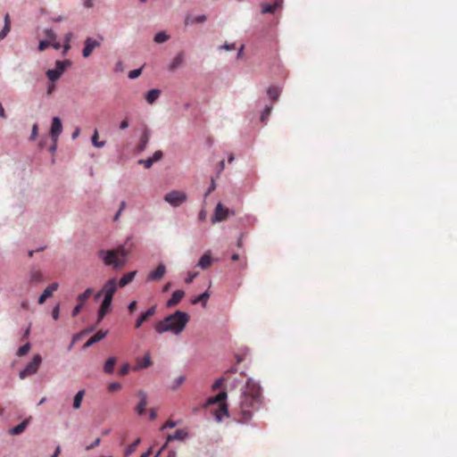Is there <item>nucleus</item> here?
Instances as JSON below:
<instances>
[{
  "mask_svg": "<svg viewBox=\"0 0 457 457\" xmlns=\"http://www.w3.org/2000/svg\"><path fill=\"white\" fill-rule=\"evenodd\" d=\"M262 403L261 386L253 379H248L242 388L238 405L234 410L236 419L241 423L248 422L254 411L260 408Z\"/></svg>",
  "mask_w": 457,
  "mask_h": 457,
  "instance_id": "obj_1",
  "label": "nucleus"
},
{
  "mask_svg": "<svg viewBox=\"0 0 457 457\" xmlns=\"http://www.w3.org/2000/svg\"><path fill=\"white\" fill-rule=\"evenodd\" d=\"M190 320L188 313L182 311H176L168 315L162 320L154 325V329L158 334L170 332L176 336L181 334Z\"/></svg>",
  "mask_w": 457,
  "mask_h": 457,
  "instance_id": "obj_2",
  "label": "nucleus"
},
{
  "mask_svg": "<svg viewBox=\"0 0 457 457\" xmlns=\"http://www.w3.org/2000/svg\"><path fill=\"white\" fill-rule=\"evenodd\" d=\"M129 253V250L124 245H119L112 250H99L97 256L103 261L104 265L119 270L126 264Z\"/></svg>",
  "mask_w": 457,
  "mask_h": 457,
  "instance_id": "obj_3",
  "label": "nucleus"
},
{
  "mask_svg": "<svg viewBox=\"0 0 457 457\" xmlns=\"http://www.w3.org/2000/svg\"><path fill=\"white\" fill-rule=\"evenodd\" d=\"M227 393L225 391L220 392L217 395L210 397L207 399L205 406L212 405L215 403H220L219 411L216 412V417L218 420H221V414L228 416V406L225 403V400L227 399Z\"/></svg>",
  "mask_w": 457,
  "mask_h": 457,
  "instance_id": "obj_4",
  "label": "nucleus"
},
{
  "mask_svg": "<svg viewBox=\"0 0 457 457\" xmlns=\"http://www.w3.org/2000/svg\"><path fill=\"white\" fill-rule=\"evenodd\" d=\"M71 64V61H57L55 63V69L48 70L46 76L52 82H54L60 79L65 70Z\"/></svg>",
  "mask_w": 457,
  "mask_h": 457,
  "instance_id": "obj_5",
  "label": "nucleus"
},
{
  "mask_svg": "<svg viewBox=\"0 0 457 457\" xmlns=\"http://www.w3.org/2000/svg\"><path fill=\"white\" fill-rule=\"evenodd\" d=\"M41 361L42 358L39 354L34 355L31 361L29 362L25 369L20 372V378L24 379L26 377L35 374L37 371Z\"/></svg>",
  "mask_w": 457,
  "mask_h": 457,
  "instance_id": "obj_6",
  "label": "nucleus"
},
{
  "mask_svg": "<svg viewBox=\"0 0 457 457\" xmlns=\"http://www.w3.org/2000/svg\"><path fill=\"white\" fill-rule=\"evenodd\" d=\"M118 287L116 279L110 278L104 283L102 290L96 293V298L98 299L102 295H104V297L112 299Z\"/></svg>",
  "mask_w": 457,
  "mask_h": 457,
  "instance_id": "obj_7",
  "label": "nucleus"
},
{
  "mask_svg": "<svg viewBox=\"0 0 457 457\" xmlns=\"http://www.w3.org/2000/svg\"><path fill=\"white\" fill-rule=\"evenodd\" d=\"M187 196L184 192L178 190H172L164 196V200L173 207L179 206L187 201Z\"/></svg>",
  "mask_w": 457,
  "mask_h": 457,
  "instance_id": "obj_8",
  "label": "nucleus"
},
{
  "mask_svg": "<svg viewBox=\"0 0 457 457\" xmlns=\"http://www.w3.org/2000/svg\"><path fill=\"white\" fill-rule=\"evenodd\" d=\"M228 212H229V210L227 207H225L223 204L219 203L215 207L214 214L212 218V222L215 223V222L225 220L228 218Z\"/></svg>",
  "mask_w": 457,
  "mask_h": 457,
  "instance_id": "obj_9",
  "label": "nucleus"
},
{
  "mask_svg": "<svg viewBox=\"0 0 457 457\" xmlns=\"http://www.w3.org/2000/svg\"><path fill=\"white\" fill-rule=\"evenodd\" d=\"M62 132V125L60 118L54 117L52 120V126L50 130V136L53 139V141L57 142L59 136Z\"/></svg>",
  "mask_w": 457,
  "mask_h": 457,
  "instance_id": "obj_10",
  "label": "nucleus"
},
{
  "mask_svg": "<svg viewBox=\"0 0 457 457\" xmlns=\"http://www.w3.org/2000/svg\"><path fill=\"white\" fill-rule=\"evenodd\" d=\"M84 44H85V46L82 50V54L85 58L89 57L91 55V54L93 53L94 49L100 46V42L92 37H87L85 40Z\"/></svg>",
  "mask_w": 457,
  "mask_h": 457,
  "instance_id": "obj_11",
  "label": "nucleus"
},
{
  "mask_svg": "<svg viewBox=\"0 0 457 457\" xmlns=\"http://www.w3.org/2000/svg\"><path fill=\"white\" fill-rule=\"evenodd\" d=\"M59 287V284L57 282H54L51 285H49L42 293V295L38 297V303L43 304L46 300L49 297H51Z\"/></svg>",
  "mask_w": 457,
  "mask_h": 457,
  "instance_id": "obj_12",
  "label": "nucleus"
},
{
  "mask_svg": "<svg viewBox=\"0 0 457 457\" xmlns=\"http://www.w3.org/2000/svg\"><path fill=\"white\" fill-rule=\"evenodd\" d=\"M187 436V432L185 429H178L173 435H169L167 437V442L173 440H184ZM167 444H165L160 451L157 453L155 457H158L162 451L166 447Z\"/></svg>",
  "mask_w": 457,
  "mask_h": 457,
  "instance_id": "obj_13",
  "label": "nucleus"
},
{
  "mask_svg": "<svg viewBox=\"0 0 457 457\" xmlns=\"http://www.w3.org/2000/svg\"><path fill=\"white\" fill-rule=\"evenodd\" d=\"M166 272V267L163 263H160L156 270L151 271L147 276V280L154 281L161 279Z\"/></svg>",
  "mask_w": 457,
  "mask_h": 457,
  "instance_id": "obj_14",
  "label": "nucleus"
},
{
  "mask_svg": "<svg viewBox=\"0 0 457 457\" xmlns=\"http://www.w3.org/2000/svg\"><path fill=\"white\" fill-rule=\"evenodd\" d=\"M138 397L140 398V402L136 407V411L138 415H143L145 412V407L147 405V395L145 391L140 390L137 393Z\"/></svg>",
  "mask_w": 457,
  "mask_h": 457,
  "instance_id": "obj_15",
  "label": "nucleus"
},
{
  "mask_svg": "<svg viewBox=\"0 0 457 457\" xmlns=\"http://www.w3.org/2000/svg\"><path fill=\"white\" fill-rule=\"evenodd\" d=\"M112 299L104 297L98 311V321H101L110 310Z\"/></svg>",
  "mask_w": 457,
  "mask_h": 457,
  "instance_id": "obj_16",
  "label": "nucleus"
},
{
  "mask_svg": "<svg viewBox=\"0 0 457 457\" xmlns=\"http://www.w3.org/2000/svg\"><path fill=\"white\" fill-rule=\"evenodd\" d=\"M185 293L182 290H176L173 292L171 297L168 300L166 305L168 308L176 306L184 297Z\"/></svg>",
  "mask_w": 457,
  "mask_h": 457,
  "instance_id": "obj_17",
  "label": "nucleus"
},
{
  "mask_svg": "<svg viewBox=\"0 0 457 457\" xmlns=\"http://www.w3.org/2000/svg\"><path fill=\"white\" fill-rule=\"evenodd\" d=\"M283 0H275L272 4H262V13H273L277 9L282 7Z\"/></svg>",
  "mask_w": 457,
  "mask_h": 457,
  "instance_id": "obj_18",
  "label": "nucleus"
},
{
  "mask_svg": "<svg viewBox=\"0 0 457 457\" xmlns=\"http://www.w3.org/2000/svg\"><path fill=\"white\" fill-rule=\"evenodd\" d=\"M149 138H150V131H149V129H145L140 137L139 144L137 146V149L139 152H143L145 150L146 145L149 141Z\"/></svg>",
  "mask_w": 457,
  "mask_h": 457,
  "instance_id": "obj_19",
  "label": "nucleus"
},
{
  "mask_svg": "<svg viewBox=\"0 0 457 457\" xmlns=\"http://www.w3.org/2000/svg\"><path fill=\"white\" fill-rule=\"evenodd\" d=\"M237 372V368H232L230 370H228L226 372H225V377H221L219 379H217L212 386V391H216L218 390L219 388H220L222 386H223V383L225 382V380L228 379V375L230 374V373H236Z\"/></svg>",
  "mask_w": 457,
  "mask_h": 457,
  "instance_id": "obj_20",
  "label": "nucleus"
},
{
  "mask_svg": "<svg viewBox=\"0 0 457 457\" xmlns=\"http://www.w3.org/2000/svg\"><path fill=\"white\" fill-rule=\"evenodd\" d=\"M106 334L107 333L103 330L97 331L93 337H91L87 341V343L84 345V347H89L93 344L99 342L100 340L105 337Z\"/></svg>",
  "mask_w": 457,
  "mask_h": 457,
  "instance_id": "obj_21",
  "label": "nucleus"
},
{
  "mask_svg": "<svg viewBox=\"0 0 457 457\" xmlns=\"http://www.w3.org/2000/svg\"><path fill=\"white\" fill-rule=\"evenodd\" d=\"M212 263V259L210 253H204L199 260L197 266L203 270L208 269Z\"/></svg>",
  "mask_w": 457,
  "mask_h": 457,
  "instance_id": "obj_22",
  "label": "nucleus"
},
{
  "mask_svg": "<svg viewBox=\"0 0 457 457\" xmlns=\"http://www.w3.org/2000/svg\"><path fill=\"white\" fill-rule=\"evenodd\" d=\"M136 273H137L136 271H130V272H128L125 275H123L121 277V278L120 279V281L117 283L118 286L120 287H123L127 286L128 284H129L134 279Z\"/></svg>",
  "mask_w": 457,
  "mask_h": 457,
  "instance_id": "obj_23",
  "label": "nucleus"
},
{
  "mask_svg": "<svg viewBox=\"0 0 457 457\" xmlns=\"http://www.w3.org/2000/svg\"><path fill=\"white\" fill-rule=\"evenodd\" d=\"M161 90L159 89H151L147 92L145 96V100L148 104H154L160 96Z\"/></svg>",
  "mask_w": 457,
  "mask_h": 457,
  "instance_id": "obj_24",
  "label": "nucleus"
},
{
  "mask_svg": "<svg viewBox=\"0 0 457 457\" xmlns=\"http://www.w3.org/2000/svg\"><path fill=\"white\" fill-rule=\"evenodd\" d=\"M86 391L84 389L79 390L73 398V408L78 410L81 407V403L84 398Z\"/></svg>",
  "mask_w": 457,
  "mask_h": 457,
  "instance_id": "obj_25",
  "label": "nucleus"
},
{
  "mask_svg": "<svg viewBox=\"0 0 457 457\" xmlns=\"http://www.w3.org/2000/svg\"><path fill=\"white\" fill-rule=\"evenodd\" d=\"M184 61V54L179 53L170 62V70L175 71L177 70L183 62Z\"/></svg>",
  "mask_w": 457,
  "mask_h": 457,
  "instance_id": "obj_26",
  "label": "nucleus"
},
{
  "mask_svg": "<svg viewBox=\"0 0 457 457\" xmlns=\"http://www.w3.org/2000/svg\"><path fill=\"white\" fill-rule=\"evenodd\" d=\"M29 279L31 283H39L43 280V274L38 270H32L29 272Z\"/></svg>",
  "mask_w": 457,
  "mask_h": 457,
  "instance_id": "obj_27",
  "label": "nucleus"
},
{
  "mask_svg": "<svg viewBox=\"0 0 457 457\" xmlns=\"http://www.w3.org/2000/svg\"><path fill=\"white\" fill-rule=\"evenodd\" d=\"M209 297H210L209 292L205 291L204 293L201 294L200 295H198L197 297L193 299L191 301V303L193 304H196V303H201L203 304V306L204 307L206 305V303H207Z\"/></svg>",
  "mask_w": 457,
  "mask_h": 457,
  "instance_id": "obj_28",
  "label": "nucleus"
},
{
  "mask_svg": "<svg viewBox=\"0 0 457 457\" xmlns=\"http://www.w3.org/2000/svg\"><path fill=\"white\" fill-rule=\"evenodd\" d=\"M267 93L270 100L276 101L280 96V89L278 87H270L268 88Z\"/></svg>",
  "mask_w": 457,
  "mask_h": 457,
  "instance_id": "obj_29",
  "label": "nucleus"
},
{
  "mask_svg": "<svg viewBox=\"0 0 457 457\" xmlns=\"http://www.w3.org/2000/svg\"><path fill=\"white\" fill-rule=\"evenodd\" d=\"M152 361L148 354L145 355L141 360H137V367L136 369H143L151 366Z\"/></svg>",
  "mask_w": 457,
  "mask_h": 457,
  "instance_id": "obj_30",
  "label": "nucleus"
},
{
  "mask_svg": "<svg viewBox=\"0 0 457 457\" xmlns=\"http://www.w3.org/2000/svg\"><path fill=\"white\" fill-rule=\"evenodd\" d=\"M116 363V359L114 357H110L104 363V370L106 373H112L114 365Z\"/></svg>",
  "mask_w": 457,
  "mask_h": 457,
  "instance_id": "obj_31",
  "label": "nucleus"
},
{
  "mask_svg": "<svg viewBox=\"0 0 457 457\" xmlns=\"http://www.w3.org/2000/svg\"><path fill=\"white\" fill-rule=\"evenodd\" d=\"M186 380L185 376L176 378L170 384V388L173 391L177 390Z\"/></svg>",
  "mask_w": 457,
  "mask_h": 457,
  "instance_id": "obj_32",
  "label": "nucleus"
},
{
  "mask_svg": "<svg viewBox=\"0 0 457 457\" xmlns=\"http://www.w3.org/2000/svg\"><path fill=\"white\" fill-rule=\"evenodd\" d=\"M26 426H27V421H22L19 425L11 428L10 433L12 435H19L24 431Z\"/></svg>",
  "mask_w": 457,
  "mask_h": 457,
  "instance_id": "obj_33",
  "label": "nucleus"
},
{
  "mask_svg": "<svg viewBox=\"0 0 457 457\" xmlns=\"http://www.w3.org/2000/svg\"><path fill=\"white\" fill-rule=\"evenodd\" d=\"M92 293H93V289L87 288L85 290L84 293L79 295L77 299L79 303L84 304V303L91 296Z\"/></svg>",
  "mask_w": 457,
  "mask_h": 457,
  "instance_id": "obj_34",
  "label": "nucleus"
},
{
  "mask_svg": "<svg viewBox=\"0 0 457 457\" xmlns=\"http://www.w3.org/2000/svg\"><path fill=\"white\" fill-rule=\"evenodd\" d=\"M141 440L140 438H137L136 441H134L131 445H129L126 450H125V456L128 457L129 455H130L131 453H133L137 445L140 444Z\"/></svg>",
  "mask_w": 457,
  "mask_h": 457,
  "instance_id": "obj_35",
  "label": "nucleus"
},
{
  "mask_svg": "<svg viewBox=\"0 0 457 457\" xmlns=\"http://www.w3.org/2000/svg\"><path fill=\"white\" fill-rule=\"evenodd\" d=\"M72 33L71 32H69L65 35L64 37V45H63V48H64V51H63V54H65L69 49L71 48V45H70V42L71 40L72 39Z\"/></svg>",
  "mask_w": 457,
  "mask_h": 457,
  "instance_id": "obj_36",
  "label": "nucleus"
},
{
  "mask_svg": "<svg viewBox=\"0 0 457 457\" xmlns=\"http://www.w3.org/2000/svg\"><path fill=\"white\" fill-rule=\"evenodd\" d=\"M169 39V36L165 32H158L154 36V41L158 44L164 43Z\"/></svg>",
  "mask_w": 457,
  "mask_h": 457,
  "instance_id": "obj_37",
  "label": "nucleus"
},
{
  "mask_svg": "<svg viewBox=\"0 0 457 457\" xmlns=\"http://www.w3.org/2000/svg\"><path fill=\"white\" fill-rule=\"evenodd\" d=\"M92 144L96 147H98V148H101V147H103L105 145L104 141H101V142L98 141V132H97L96 129L95 130V132H94V134L92 136Z\"/></svg>",
  "mask_w": 457,
  "mask_h": 457,
  "instance_id": "obj_38",
  "label": "nucleus"
},
{
  "mask_svg": "<svg viewBox=\"0 0 457 457\" xmlns=\"http://www.w3.org/2000/svg\"><path fill=\"white\" fill-rule=\"evenodd\" d=\"M29 350H30V345H29V343H27L18 349L17 355L23 356V355L27 354Z\"/></svg>",
  "mask_w": 457,
  "mask_h": 457,
  "instance_id": "obj_39",
  "label": "nucleus"
},
{
  "mask_svg": "<svg viewBox=\"0 0 457 457\" xmlns=\"http://www.w3.org/2000/svg\"><path fill=\"white\" fill-rule=\"evenodd\" d=\"M271 109H272L271 106L265 107V109L263 110L262 116H261V120L262 122H264L266 120H268V118L270 114Z\"/></svg>",
  "mask_w": 457,
  "mask_h": 457,
  "instance_id": "obj_40",
  "label": "nucleus"
},
{
  "mask_svg": "<svg viewBox=\"0 0 457 457\" xmlns=\"http://www.w3.org/2000/svg\"><path fill=\"white\" fill-rule=\"evenodd\" d=\"M45 35L48 38V41H50V43L56 39V35L52 29H46L45 31Z\"/></svg>",
  "mask_w": 457,
  "mask_h": 457,
  "instance_id": "obj_41",
  "label": "nucleus"
},
{
  "mask_svg": "<svg viewBox=\"0 0 457 457\" xmlns=\"http://www.w3.org/2000/svg\"><path fill=\"white\" fill-rule=\"evenodd\" d=\"M11 27L8 24H4L3 29L0 31V40L4 39L10 32Z\"/></svg>",
  "mask_w": 457,
  "mask_h": 457,
  "instance_id": "obj_42",
  "label": "nucleus"
},
{
  "mask_svg": "<svg viewBox=\"0 0 457 457\" xmlns=\"http://www.w3.org/2000/svg\"><path fill=\"white\" fill-rule=\"evenodd\" d=\"M146 320L147 319L143 314H141L135 322V328H139Z\"/></svg>",
  "mask_w": 457,
  "mask_h": 457,
  "instance_id": "obj_43",
  "label": "nucleus"
},
{
  "mask_svg": "<svg viewBox=\"0 0 457 457\" xmlns=\"http://www.w3.org/2000/svg\"><path fill=\"white\" fill-rule=\"evenodd\" d=\"M141 72H142V70H141V69L132 70V71H129V79H137V77H139V76H140Z\"/></svg>",
  "mask_w": 457,
  "mask_h": 457,
  "instance_id": "obj_44",
  "label": "nucleus"
},
{
  "mask_svg": "<svg viewBox=\"0 0 457 457\" xmlns=\"http://www.w3.org/2000/svg\"><path fill=\"white\" fill-rule=\"evenodd\" d=\"M129 370H130V365L129 363H125L120 369L119 373H120V375L124 376L129 373Z\"/></svg>",
  "mask_w": 457,
  "mask_h": 457,
  "instance_id": "obj_45",
  "label": "nucleus"
},
{
  "mask_svg": "<svg viewBox=\"0 0 457 457\" xmlns=\"http://www.w3.org/2000/svg\"><path fill=\"white\" fill-rule=\"evenodd\" d=\"M120 388H121V385L118 382L111 383L108 386V389L111 392L119 391Z\"/></svg>",
  "mask_w": 457,
  "mask_h": 457,
  "instance_id": "obj_46",
  "label": "nucleus"
},
{
  "mask_svg": "<svg viewBox=\"0 0 457 457\" xmlns=\"http://www.w3.org/2000/svg\"><path fill=\"white\" fill-rule=\"evenodd\" d=\"M138 163L143 164L145 169H149L154 164L151 158L145 159V160H139Z\"/></svg>",
  "mask_w": 457,
  "mask_h": 457,
  "instance_id": "obj_47",
  "label": "nucleus"
},
{
  "mask_svg": "<svg viewBox=\"0 0 457 457\" xmlns=\"http://www.w3.org/2000/svg\"><path fill=\"white\" fill-rule=\"evenodd\" d=\"M50 41L48 40H41L38 44V50L39 51H44L45 49H46L49 46H50Z\"/></svg>",
  "mask_w": 457,
  "mask_h": 457,
  "instance_id": "obj_48",
  "label": "nucleus"
},
{
  "mask_svg": "<svg viewBox=\"0 0 457 457\" xmlns=\"http://www.w3.org/2000/svg\"><path fill=\"white\" fill-rule=\"evenodd\" d=\"M37 132H38V126H37V124H34L32 126V129H31L30 140H35L37 138Z\"/></svg>",
  "mask_w": 457,
  "mask_h": 457,
  "instance_id": "obj_49",
  "label": "nucleus"
},
{
  "mask_svg": "<svg viewBox=\"0 0 457 457\" xmlns=\"http://www.w3.org/2000/svg\"><path fill=\"white\" fill-rule=\"evenodd\" d=\"M162 151H156L154 155L151 157V160L153 162H158L162 158Z\"/></svg>",
  "mask_w": 457,
  "mask_h": 457,
  "instance_id": "obj_50",
  "label": "nucleus"
},
{
  "mask_svg": "<svg viewBox=\"0 0 457 457\" xmlns=\"http://www.w3.org/2000/svg\"><path fill=\"white\" fill-rule=\"evenodd\" d=\"M59 314H60V306L59 304H57L54 309H53V312H52V317L54 320H57L59 319Z\"/></svg>",
  "mask_w": 457,
  "mask_h": 457,
  "instance_id": "obj_51",
  "label": "nucleus"
},
{
  "mask_svg": "<svg viewBox=\"0 0 457 457\" xmlns=\"http://www.w3.org/2000/svg\"><path fill=\"white\" fill-rule=\"evenodd\" d=\"M82 307L83 303H79V304H77L72 311V316L76 317L80 312Z\"/></svg>",
  "mask_w": 457,
  "mask_h": 457,
  "instance_id": "obj_52",
  "label": "nucleus"
},
{
  "mask_svg": "<svg viewBox=\"0 0 457 457\" xmlns=\"http://www.w3.org/2000/svg\"><path fill=\"white\" fill-rule=\"evenodd\" d=\"M137 301H132L129 306H128V310L129 312V313H133L136 310H137Z\"/></svg>",
  "mask_w": 457,
  "mask_h": 457,
  "instance_id": "obj_53",
  "label": "nucleus"
},
{
  "mask_svg": "<svg viewBox=\"0 0 457 457\" xmlns=\"http://www.w3.org/2000/svg\"><path fill=\"white\" fill-rule=\"evenodd\" d=\"M196 276H197V273L189 272L187 275V278L185 279L186 283H187V284L191 283Z\"/></svg>",
  "mask_w": 457,
  "mask_h": 457,
  "instance_id": "obj_54",
  "label": "nucleus"
},
{
  "mask_svg": "<svg viewBox=\"0 0 457 457\" xmlns=\"http://www.w3.org/2000/svg\"><path fill=\"white\" fill-rule=\"evenodd\" d=\"M176 426V422L172 420H168L166 423L162 427V429H165L168 428H174Z\"/></svg>",
  "mask_w": 457,
  "mask_h": 457,
  "instance_id": "obj_55",
  "label": "nucleus"
},
{
  "mask_svg": "<svg viewBox=\"0 0 457 457\" xmlns=\"http://www.w3.org/2000/svg\"><path fill=\"white\" fill-rule=\"evenodd\" d=\"M205 21H206V17L204 15H198L194 19L193 22L201 23Z\"/></svg>",
  "mask_w": 457,
  "mask_h": 457,
  "instance_id": "obj_56",
  "label": "nucleus"
},
{
  "mask_svg": "<svg viewBox=\"0 0 457 457\" xmlns=\"http://www.w3.org/2000/svg\"><path fill=\"white\" fill-rule=\"evenodd\" d=\"M101 439L96 438L94 443L87 447V450L93 449L100 445Z\"/></svg>",
  "mask_w": 457,
  "mask_h": 457,
  "instance_id": "obj_57",
  "label": "nucleus"
},
{
  "mask_svg": "<svg viewBox=\"0 0 457 457\" xmlns=\"http://www.w3.org/2000/svg\"><path fill=\"white\" fill-rule=\"evenodd\" d=\"M157 417V412H156V410L155 409H150L149 411V419L151 420H155Z\"/></svg>",
  "mask_w": 457,
  "mask_h": 457,
  "instance_id": "obj_58",
  "label": "nucleus"
},
{
  "mask_svg": "<svg viewBox=\"0 0 457 457\" xmlns=\"http://www.w3.org/2000/svg\"><path fill=\"white\" fill-rule=\"evenodd\" d=\"M220 48L226 49V50H234L235 49V45L234 44H231V45L225 44Z\"/></svg>",
  "mask_w": 457,
  "mask_h": 457,
  "instance_id": "obj_59",
  "label": "nucleus"
},
{
  "mask_svg": "<svg viewBox=\"0 0 457 457\" xmlns=\"http://www.w3.org/2000/svg\"><path fill=\"white\" fill-rule=\"evenodd\" d=\"M129 127V122L127 120H123L120 124V129H125Z\"/></svg>",
  "mask_w": 457,
  "mask_h": 457,
  "instance_id": "obj_60",
  "label": "nucleus"
},
{
  "mask_svg": "<svg viewBox=\"0 0 457 457\" xmlns=\"http://www.w3.org/2000/svg\"><path fill=\"white\" fill-rule=\"evenodd\" d=\"M94 5L93 0H85L84 1V6L87 8H91Z\"/></svg>",
  "mask_w": 457,
  "mask_h": 457,
  "instance_id": "obj_61",
  "label": "nucleus"
},
{
  "mask_svg": "<svg viewBox=\"0 0 457 457\" xmlns=\"http://www.w3.org/2000/svg\"><path fill=\"white\" fill-rule=\"evenodd\" d=\"M79 133H80V129L76 128V129L74 130V132L71 135L72 139H76L79 137Z\"/></svg>",
  "mask_w": 457,
  "mask_h": 457,
  "instance_id": "obj_62",
  "label": "nucleus"
},
{
  "mask_svg": "<svg viewBox=\"0 0 457 457\" xmlns=\"http://www.w3.org/2000/svg\"><path fill=\"white\" fill-rule=\"evenodd\" d=\"M147 312L151 315V316H154L156 312V306H152L150 307L148 310H147Z\"/></svg>",
  "mask_w": 457,
  "mask_h": 457,
  "instance_id": "obj_63",
  "label": "nucleus"
},
{
  "mask_svg": "<svg viewBox=\"0 0 457 457\" xmlns=\"http://www.w3.org/2000/svg\"><path fill=\"white\" fill-rule=\"evenodd\" d=\"M55 89L54 84H50L47 87V95H51Z\"/></svg>",
  "mask_w": 457,
  "mask_h": 457,
  "instance_id": "obj_64",
  "label": "nucleus"
}]
</instances>
